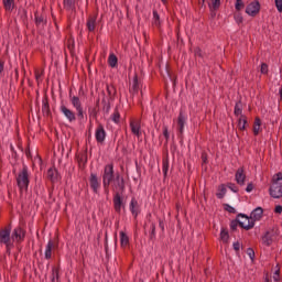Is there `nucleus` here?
Segmentation results:
<instances>
[{
  "instance_id": "nucleus-1",
  "label": "nucleus",
  "mask_w": 282,
  "mask_h": 282,
  "mask_svg": "<svg viewBox=\"0 0 282 282\" xmlns=\"http://www.w3.org/2000/svg\"><path fill=\"white\" fill-rule=\"evenodd\" d=\"M113 180H116V172L113 171V163H110L105 165L102 174V186L107 195H109V186Z\"/></svg>"
},
{
  "instance_id": "nucleus-2",
  "label": "nucleus",
  "mask_w": 282,
  "mask_h": 282,
  "mask_svg": "<svg viewBox=\"0 0 282 282\" xmlns=\"http://www.w3.org/2000/svg\"><path fill=\"white\" fill-rule=\"evenodd\" d=\"M15 182L20 191H28L30 187V170L28 169V165H23L15 177Z\"/></svg>"
},
{
  "instance_id": "nucleus-3",
  "label": "nucleus",
  "mask_w": 282,
  "mask_h": 282,
  "mask_svg": "<svg viewBox=\"0 0 282 282\" xmlns=\"http://www.w3.org/2000/svg\"><path fill=\"white\" fill-rule=\"evenodd\" d=\"M237 217H241L242 219H247L248 224H253L252 228H254V224H257V221H261L262 217H263V208L262 207H257L256 209H253L250 214V216L246 215V214H238Z\"/></svg>"
},
{
  "instance_id": "nucleus-4",
  "label": "nucleus",
  "mask_w": 282,
  "mask_h": 282,
  "mask_svg": "<svg viewBox=\"0 0 282 282\" xmlns=\"http://www.w3.org/2000/svg\"><path fill=\"white\" fill-rule=\"evenodd\" d=\"M11 232H12V229L10 227L0 229V243H3L7 250H10V247L14 246L12 243V236H10Z\"/></svg>"
},
{
  "instance_id": "nucleus-5",
  "label": "nucleus",
  "mask_w": 282,
  "mask_h": 282,
  "mask_svg": "<svg viewBox=\"0 0 282 282\" xmlns=\"http://www.w3.org/2000/svg\"><path fill=\"white\" fill-rule=\"evenodd\" d=\"M69 98L73 107L76 108L78 120H85V111L83 110V104L80 102V98L77 96L72 97V95H69Z\"/></svg>"
},
{
  "instance_id": "nucleus-6",
  "label": "nucleus",
  "mask_w": 282,
  "mask_h": 282,
  "mask_svg": "<svg viewBox=\"0 0 282 282\" xmlns=\"http://www.w3.org/2000/svg\"><path fill=\"white\" fill-rule=\"evenodd\" d=\"M246 14L249 17H257L259 12H261V3L259 0H253L251 1L247 7H246Z\"/></svg>"
},
{
  "instance_id": "nucleus-7",
  "label": "nucleus",
  "mask_w": 282,
  "mask_h": 282,
  "mask_svg": "<svg viewBox=\"0 0 282 282\" xmlns=\"http://www.w3.org/2000/svg\"><path fill=\"white\" fill-rule=\"evenodd\" d=\"M269 194L273 199H281L282 197V183H276L271 181V186L269 188Z\"/></svg>"
},
{
  "instance_id": "nucleus-8",
  "label": "nucleus",
  "mask_w": 282,
  "mask_h": 282,
  "mask_svg": "<svg viewBox=\"0 0 282 282\" xmlns=\"http://www.w3.org/2000/svg\"><path fill=\"white\" fill-rule=\"evenodd\" d=\"M112 202H113L115 212L118 213V215H120L122 213V208L123 210L126 208L124 202L122 199V194L120 192H116V194L113 195Z\"/></svg>"
},
{
  "instance_id": "nucleus-9",
  "label": "nucleus",
  "mask_w": 282,
  "mask_h": 282,
  "mask_svg": "<svg viewBox=\"0 0 282 282\" xmlns=\"http://www.w3.org/2000/svg\"><path fill=\"white\" fill-rule=\"evenodd\" d=\"M186 124V115L184 113V110H180L178 117H177V131H178V138L180 140H184V127Z\"/></svg>"
},
{
  "instance_id": "nucleus-10",
  "label": "nucleus",
  "mask_w": 282,
  "mask_h": 282,
  "mask_svg": "<svg viewBox=\"0 0 282 282\" xmlns=\"http://www.w3.org/2000/svg\"><path fill=\"white\" fill-rule=\"evenodd\" d=\"M238 226L240 228H242L243 230H252L253 224L251 223V224L246 225V224H243V221L239 220V217L236 216V219L230 221V230L232 232L237 231Z\"/></svg>"
},
{
  "instance_id": "nucleus-11",
  "label": "nucleus",
  "mask_w": 282,
  "mask_h": 282,
  "mask_svg": "<svg viewBox=\"0 0 282 282\" xmlns=\"http://www.w3.org/2000/svg\"><path fill=\"white\" fill-rule=\"evenodd\" d=\"M34 17L36 28H45L47 25V14H45V11H35Z\"/></svg>"
},
{
  "instance_id": "nucleus-12",
  "label": "nucleus",
  "mask_w": 282,
  "mask_h": 282,
  "mask_svg": "<svg viewBox=\"0 0 282 282\" xmlns=\"http://www.w3.org/2000/svg\"><path fill=\"white\" fill-rule=\"evenodd\" d=\"M88 182L93 193H95V195H98V191H100V181L98 180V174L90 173Z\"/></svg>"
},
{
  "instance_id": "nucleus-13",
  "label": "nucleus",
  "mask_w": 282,
  "mask_h": 282,
  "mask_svg": "<svg viewBox=\"0 0 282 282\" xmlns=\"http://www.w3.org/2000/svg\"><path fill=\"white\" fill-rule=\"evenodd\" d=\"M46 177L52 182V184L61 182V173H58V170L54 166L47 170Z\"/></svg>"
},
{
  "instance_id": "nucleus-14",
  "label": "nucleus",
  "mask_w": 282,
  "mask_h": 282,
  "mask_svg": "<svg viewBox=\"0 0 282 282\" xmlns=\"http://www.w3.org/2000/svg\"><path fill=\"white\" fill-rule=\"evenodd\" d=\"M274 239H276V232L274 229L265 231V234L262 236V243L263 246L270 247L274 242Z\"/></svg>"
},
{
  "instance_id": "nucleus-15",
  "label": "nucleus",
  "mask_w": 282,
  "mask_h": 282,
  "mask_svg": "<svg viewBox=\"0 0 282 282\" xmlns=\"http://www.w3.org/2000/svg\"><path fill=\"white\" fill-rule=\"evenodd\" d=\"M12 241L17 240L18 243H21L25 239V229L17 227L11 235Z\"/></svg>"
},
{
  "instance_id": "nucleus-16",
  "label": "nucleus",
  "mask_w": 282,
  "mask_h": 282,
  "mask_svg": "<svg viewBox=\"0 0 282 282\" xmlns=\"http://www.w3.org/2000/svg\"><path fill=\"white\" fill-rule=\"evenodd\" d=\"M95 138L99 144H102L105 142V138H107V132L105 131V126H102V123H99L97 126Z\"/></svg>"
},
{
  "instance_id": "nucleus-17",
  "label": "nucleus",
  "mask_w": 282,
  "mask_h": 282,
  "mask_svg": "<svg viewBox=\"0 0 282 282\" xmlns=\"http://www.w3.org/2000/svg\"><path fill=\"white\" fill-rule=\"evenodd\" d=\"M113 188H116V191H119L121 195L122 193H124V188H126L124 177L120 176V173L116 174Z\"/></svg>"
},
{
  "instance_id": "nucleus-18",
  "label": "nucleus",
  "mask_w": 282,
  "mask_h": 282,
  "mask_svg": "<svg viewBox=\"0 0 282 282\" xmlns=\"http://www.w3.org/2000/svg\"><path fill=\"white\" fill-rule=\"evenodd\" d=\"M235 180H236L237 184H239V186L246 185V170L243 167H239L236 171Z\"/></svg>"
},
{
  "instance_id": "nucleus-19",
  "label": "nucleus",
  "mask_w": 282,
  "mask_h": 282,
  "mask_svg": "<svg viewBox=\"0 0 282 282\" xmlns=\"http://www.w3.org/2000/svg\"><path fill=\"white\" fill-rule=\"evenodd\" d=\"M42 113L46 118L52 117V110L50 109V98L47 95H44V98L42 100Z\"/></svg>"
},
{
  "instance_id": "nucleus-20",
  "label": "nucleus",
  "mask_w": 282,
  "mask_h": 282,
  "mask_svg": "<svg viewBox=\"0 0 282 282\" xmlns=\"http://www.w3.org/2000/svg\"><path fill=\"white\" fill-rule=\"evenodd\" d=\"M61 111L64 113L65 118L68 122H75L76 120V112L67 108V106H61Z\"/></svg>"
},
{
  "instance_id": "nucleus-21",
  "label": "nucleus",
  "mask_w": 282,
  "mask_h": 282,
  "mask_svg": "<svg viewBox=\"0 0 282 282\" xmlns=\"http://www.w3.org/2000/svg\"><path fill=\"white\" fill-rule=\"evenodd\" d=\"M130 213L133 215L134 219H138V215H140V204L135 198H132L130 202Z\"/></svg>"
},
{
  "instance_id": "nucleus-22",
  "label": "nucleus",
  "mask_w": 282,
  "mask_h": 282,
  "mask_svg": "<svg viewBox=\"0 0 282 282\" xmlns=\"http://www.w3.org/2000/svg\"><path fill=\"white\" fill-rule=\"evenodd\" d=\"M106 90H107L109 100H111V101L116 100V96L118 94L116 86L113 84H111V85L107 84Z\"/></svg>"
},
{
  "instance_id": "nucleus-23",
  "label": "nucleus",
  "mask_w": 282,
  "mask_h": 282,
  "mask_svg": "<svg viewBox=\"0 0 282 282\" xmlns=\"http://www.w3.org/2000/svg\"><path fill=\"white\" fill-rule=\"evenodd\" d=\"M76 1L78 0H63L64 10L76 12Z\"/></svg>"
},
{
  "instance_id": "nucleus-24",
  "label": "nucleus",
  "mask_w": 282,
  "mask_h": 282,
  "mask_svg": "<svg viewBox=\"0 0 282 282\" xmlns=\"http://www.w3.org/2000/svg\"><path fill=\"white\" fill-rule=\"evenodd\" d=\"M131 96H135L140 91V82L138 80V74L132 79V87L129 89Z\"/></svg>"
},
{
  "instance_id": "nucleus-25",
  "label": "nucleus",
  "mask_w": 282,
  "mask_h": 282,
  "mask_svg": "<svg viewBox=\"0 0 282 282\" xmlns=\"http://www.w3.org/2000/svg\"><path fill=\"white\" fill-rule=\"evenodd\" d=\"M130 129L133 135H137V138H140V129H141L140 121L138 120L130 121Z\"/></svg>"
},
{
  "instance_id": "nucleus-26",
  "label": "nucleus",
  "mask_w": 282,
  "mask_h": 282,
  "mask_svg": "<svg viewBox=\"0 0 282 282\" xmlns=\"http://www.w3.org/2000/svg\"><path fill=\"white\" fill-rule=\"evenodd\" d=\"M98 17L97 15H90L87 20L86 28L88 32H94L96 30V21Z\"/></svg>"
},
{
  "instance_id": "nucleus-27",
  "label": "nucleus",
  "mask_w": 282,
  "mask_h": 282,
  "mask_svg": "<svg viewBox=\"0 0 282 282\" xmlns=\"http://www.w3.org/2000/svg\"><path fill=\"white\" fill-rule=\"evenodd\" d=\"M58 281H61V267H53L51 282H58Z\"/></svg>"
},
{
  "instance_id": "nucleus-28",
  "label": "nucleus",
  "mask_w": 282,
  "mask_h": 282,
  "mask_svg": "<svg viewBox=\"0 0 282 282\" xmlns=\"http://www.w3.org/2000/svg\"><path fill=\"white\" fill-rule=\"evenodd\" d=\"M169 155H166L165 158H163L162 160V171H163V177L164 180H166L169 177Z\"/></svg>"
},
{
  "instance_id": "nucleus-29",
  "label": "nucleus",
  "mask_w": 282,
  "mask_h": 282,
  "mask_svg": "<svg viewBox=\"0 0 282 282\" xmlns=\"http://www.w3.org/2000/svg\"><path fill=\"white\" fill-rule=\"evenodd\" d=\"M246 127H248V117H246V115H241L238 119V129L240 131H246Z\"/></svg>"
},
{
  "instance_id": "nucleus-30",
  "label": "nucleus",
  "mask_w": 282,
  "mask_h": 282,
  "mask_svg": "<svg viewBox=\"0 0 282 282\" xmlns=\"http://www.w3.org/2000/svg\"><path fill=\"white\" fill-rule=\"evenodd\" d=\"M234 115L237 117L243 116V104L241 102V100H238L236 102L235 108H234Z\"/></svg>"
},
{
  "instance_id": "nucleus-31",
  "label": "nucleus",
  "mask_w": 282,
  "mask_h": 282,
  "mask_svg": "<svg viewBox=\"0 0 282 282\" xmlns=\"http://www.w3.org/2000/svg\"><path fill=\"white\" fill-rule=\"evenodd\" d=\"M120 246L121 248L129 246V236L124 231H120Z\"/></svg>"
},
{
  "instance_id": "nucleus-32",
  "label": "nucleus",
  "mask_w": 282,
  "mask_h": 282,
  "mask_svg": "<svg viewBox=\"0 0 282 282\" xmlns=\"http://www.w3.org/2000/svg\"><path fill=\"white\" fill-rule=\"evenodd\" d=\"M6 12H12L14 10V0H2Z\"/></svg>"
},
{
  "instance_id": "nucleus-33",
  "label": "nucleus",
  "mask_w": 282,
  "mask_h": 282,
  "mask_svg": "<svg viewBox=\"0 0 282 282\" xmlns=\"http://www.w3.org/2000/svg\"><path fill=\"white\" fill-rule=\"evenodd\" d=\"M226 193H227L226 185L225 184H220L218 186V193H216V197L218 199H224V197H226Z\"/></svg>"
},
{
  "instance_id": "nucleus-34",
  "label": "nucleus",
  "mask_w": 282,
  "mask_h": 282,
  "mask_svg": "<svg viewBox=\"0 0 282 282\" xmlns=\"http://www.w3.org/2000/svg\"><path fill=\"white\" fill-rule=\"evenodd\" d=\"M229 239H230V234H228V229L221 228L220 240L223 241V243H228Z\"/></svg>"
},
{
  "instance_id": "nucleus-35",
  "label": "nucleus",
  "mask_w": 282,
  "mask_h": 282,
  "mask_svg": "<svg viewBox=\"0 0 282 282\" xmlns=\"http://www.w3.org/2000/svg\"><path fill=\"white\" fill-rule=\"evenodd\" d=\"M52 248H54V241L50 240L45 249V259H52Z\"/></svg>"
},
{
  "instance_id": "nucleus-36",
  "label": "nucleus",
  "mask_w": 282,
  "mask_h": 282,
  "mask_svg": "<svg viewBox=\"0 0 282 282\" xmlns=\"http://www.w3.org/2000/svg\"><path fill=\"white\" fill-rule=\"evenodd\" d=\"M260 130H261V118L256 117L253 122V134L259 135Z\"/></svg>"
},
{
  "instance_id": "nucleus-37",
  "label": "nucleus",
  "mask_w": 282,
  "mask_h": 282,
  "mask_svg": "<svg viewBox=\"0 0 282 282\" xmlns=\"http://www.w3.org/2000/svg\"><path fill=\"white\" fill-rule=\"evenodd\" d=\"M108 65H110V67H118V56H116V54L111 53L109 55Z\"/></svg>"
},
{
  "instance_id": "nucleus-38",
  "label": "nucleus",
  "mask_w": 282,
  "mask_h": 282,
  "mask_svg": "<svg viewBox=\"0 0 282 282\" xmlns=\"http://www.w3.org/2000/svg\"><path fill=\"white\" fill-rule=\"evenodd\" d=\"M153 25L156 28H160L161 22H160V13H158V10H153Z\"/></svg>"
},
{
  "instance_id": "nucleus-39",
  "label": "nucleus",
  "mask_w": 282,
  "mask_h": 282,
  "mask_svg": "<svg viewBox=\"0 0 282 282\" xmlns=\"http://www.w3.org/2000/svg\"><path fill=\"white\" fill-rule=\"evenodd\" d=\"M111 120L116 124H120V111H118V108L115 109V112L111 116Z\"/></svg>"
},
{
  "instance_id": "nucleus-40",
  "label": "nucleus",
  "mask_w": 282,
  "mask_h": 282,
  "mask_svg": "<svg viewBox=\"0 0 282 282\" xmlns=\"http://www.w3.org/2000/svg\"><path fill=\"white\" fill-rule=\"evenodd\" d=\"M234 19L236 21V23L238 25H241V23H243V15L241 14V12L237 11L235 14H234Z\"/></svg>"
},
{
  "instance_id": "nucleus-41",
  "label": "nucleus",
  "mask_w": 282,
  "mask_h": 282,
  "mask_svg": "<svg viewBox=\"0 0 282 282\" xmlns=\"http://www.w3.org/2000/svg\"><path fill=\"white\" fill-rule=\"evenodd\" d=\"M235 8L237 12H241L246 8V3H243V0H236Z\"/></svg>"
},
{
  "instance_id": "nucleus-42",
  "label": "nucleus",
  "mask_w": 282,
  "mask_h": 282,
  "mask_svg": "<svg viewBox=\"0 0 282 282\" xmlns=\"http://www.w3.org/2000/svg\"><path fill=\"white\" fill-rule=\"evenodd\" d=\"M163 135L165 138V144H169V140H171V134L169 133L167 126H163Z\"/></svg>"
},
{
  "instance_id": "nucleus-43",
  "label": "nucleus",
  "mask_w": 282,
  "mask_h": 282,
  "mask_svg": "<svg viewBox=\"0 0 282 282\" xmlns=\"http://www.w3.org/2000/svg\"><path fill=\"white\" fill-rule=\"evenodd\" d=\"M88 113H89L90 118H98V108H96V107L89 108Z\"/></svg>"
},
{
  "instance_id": "nucleus-44",
  "label": "nucleus",
  "mask_w": 282,
  "mask_h": 282,
  "mask_svg": "<svg viewBox=\"0 0 282 282\" xmlns=\"http://www.w3.org/2000/svg\"><path fill=\"white\" fill-rule=\"evenodd\" d=\"M220 6H221V0H212V6H209V8H213V10H219Z\"/></svg>"
},
{
  "instance_id": "nucleus-45",
  "label": "nucleus",
  "mask_w": 282,
  "mask_h": 282,
  "mask_svg": "<svg viewBox=\"0 0 282 282\" xmlns=\"http://www.w3.org/2000/svg\"><path fill=\"white\" fill-rule=\"evenodd\" d=\"M224 208H225V210H227V213H231V215H237V209H235V207H232L228 204H225Z\"/></svg>"
},
{
  "instance_id": "nucleus-46",
  "label": "nucleus",
  "mask_w": 282,
  "mask_h": 282,
  "mask_svg": "<svg viewBox=\"0 0 282 282\" xmlns=\"http://www.w3.org/2000/svg\"><path fill=\"white\" fill-rule=\"evenodd\" d=\"M227 188H229V191H232V193H239V187H237L235 183H227Z\"/></svg>"
},
{
  "instance_id": "nucleus-47",
  "label": "nucleus",
  "mask_w": 282,
  "mask_h": 282,
  "mask_svg": "<svg viewBox=\"0 0 282 282\" xmlns=\"http://www.w3.org/2000/svg\"><path fill=\"white\" fill-rule=\"evenodd\" d=\"M155 239V223L151 224V232H150V240L154 241Z\"/></svg>"
},
{
  "instance_id": "nucleus-48",
  "label": "nucleus",
  "mask_w": 282,
  "mask_h": 282,
  "mask_svg": "<svg viewBox=\"0 0 282 282\" xmlns=\"http://www.w3.org/2000/svg\"><path fill=\"white\" fill-rule=\"evenodd\" d=\"M77 162H78V164H82V162H83L84 164H87V154L78 155V156H77Z\"/></svg>"
},
{
  "instance_id": "nucleus-49",
  "label": "nucleus",
  "mask_w": 282,
  "mask_h": 282,
  "mask_svg": "<svg viewBox=\"0 0 282 282\" xmlns=\"http://www.w3.org/2000/svg\"><path fill=\"white\" fill-rule=\"evenodd\" d=\"M101 94H102V96H104L102 99H101V105H104V107H105L106 105L112 102L109 98L107 99V96H106V94H105V90H102Z\"/></svg>"
},
{
  "instance_id": "nucleus-50",
  "label": "nucleus",
  "mask_w": 282,
  "mask_h": 282,
  "mask_svg": "<svg viewBox=\"0 0 282 282\" xmlns=\"http://www.w3.org/2000/svg\"><path fill=\"white\" fill-rule=\"evenodd\" d=\"M281 180H282V172H279L275 175H273L271 182L279 183V182H281Z\"/></svg>"
},
{
  "instance_id": "nucleus-51",
  "label": "nucleus",
  "mask_w": 282,
  "mask_h": 282,
  "mask_svg": "<svg viewBox=\"0 0 282 282\" xmlns=\"http://www.w3.org/2000/svg\"><path fill=\"white\" fill-rule=\"evenodd\" d=\"M247 254H248L249 259H251V261H254V249L248 248Z\"/></svg>"
},
{
  "instance_id": "nucleus-52",
  "label": "nucleus",
  "mask_w": 282,
  "mask_h": 282,
  "mask_svg": "<svg viewBox=\"0 0 282 282\" xmlns=\"http://www.w3.org/2000/svg\"><path fill=\"white\" fill-rule=\"evenodd\" d=\"M260 72L261 74L268 75V65L265 63L261 64Z\"/></svg>"
},
{
  "instance_id": "nucleus-53",
  "label": "nucleus",
  "mask_w": 282,
  "mask_h": 282,
  "mask_svg": "<svg viewBox=\"0 0 282 282\" xmlns=\"http://www.w3.org/2000/svg\"><path fill=\"white\" fill-rule=\"evenodd\" d=\"M102 111L105 113H109V111H111V101L109 104H106V106L102 107Z\"/></svg>"
},
{
  "instance_id": "nucleus-54",
  "label": "nucleus",
  "mask_w": 282,
  "mask_h": 282,
  "mask_svg": "<svg viewBox=\"0 0 282 282\" xmlns=\"http://www.w3.org/2000/svg\"><path fill=\"white\" fill-rule=\"evenodd\" d=\"M200 158H202L203 164H208V154L206 152H203Z\"/></svg>"
},
{
  "instance_id": "nucleus-55",
  "label": "nucleus",
  "mask_w": 282,
  "mask_h": 282,
  "mask_svg": "<svg viewBox=\"0 0 282 282\" xmlns=\"http://www.w3.org/2000/svg\"><path fill=\"white\" fill-rule=\"evenodd\" d=\"M275 7L278 12H282V0H275Z\"/></svg>"
},
{
  "instance_id": "nucleus-56",
  "label": "nucleus",
  "mask_w": 282,
  "mask_h": 282,
  "mask_svg": "<svg viewBox=\"0 0 282 282\" xmlns=\"http://www.w3.org/2000/svg\"><path fill=\"white\" fill-rule=\"evenodd\" d=\"M234 250L236 251V252H239V250H240V248H241V243H239V241H236V242H234Z\"/></svg>"
},
{
  "instance_id": "nucleus-57",
  "label": "nucleus",
  "mask_w": 282,
  "mask_h": 282,
  "mask_svg": "<svg viewBox=\"0 0 282 282\" xmlns=\"http://www.w3.org/2000/svg\"><path fill=\"white\" fill-rule=\"evenodd\" d=\"M253 189H254V185L252 183H248L246 187L247 193H252Z\"/></svg>"
},
{
  "instance_id": "nucleus-58",
  "label": "nucleus",
  "mask_w": 282,
  "mask_h": 282,
  "mask_svg": "<svg viewBox=\"0 0 282 282\" xmlns=\"http://www.w3.org/2000/svg\"><path fill=\"white\" fill-rule=\"evenodd\" d=\"M274 213H275L276 215H281V213H282V206H281V205H276L275 208H274Z\"/></svg>"
},
{
  "instance_id": "nucleus-59",
  "label": "nucleus",
  "mask_w": 282,
  "mask_h": 282,
  "mask_svg": "<svg viewBox=\"0 0 282 282\" xmlns=\"http://www.w3.org/2000/svg\"><path fill=\"white\" fill-rule=\"evenodd\" d=\"M105 251H106V254L109 253V243H108V240H107V234H106V238H105Z\"/></svg>"
},
{
  "instance_id": "nucleus-60",
  "label": "nucleus",
  "mask_w": 282,
  "mask_h": 282,
  "mask_svg": "<svg viewBox=\"0 0 282 282\" xmlns=\"http://www.w3.org/2000/svg\"><path fill=\"white\" fill-rule=\"evenodd\" d=\"M159 228L164 232V220L162 218H159Z\"/></svg>"
},
{
  "instance_id": "nucleus-61",
  "label": "nucleus",
  "mask_w": 282,
  "mask_h": 282,
  "mask_svg": "<svg viewBox=\"0 0 282 282\" xmlns=\"http://www.w3.org/2000/svg\"><path fill=\"white\" fill-rule=\"evenodd\" d=\"M3 69H6V62L0 59V74H3Z\"/></svg>"
},
{
  "instance_id": "nucleus-62",
  "label": "nucleus",
  "mask_w": 282,
  "mask_h": 282,
  "mask_svg": "<svg viewBox=\"0 0 282 282\" xmlns=\"http://www.w3.org/2000/svg\"><path fill=\"white\" fill-rule=\"evenodd\" d=\"M195 56L202 57V48L197 47L194 51Z\"/></svg>"
},
{
  "instance_id": "nucleus-63",
  "label": "nucleus",
  "mask_w": 282,
  "mask_h": 282,
  "mask_svg": "<svg viewBox=\"0 0 282 282\" xmlns=\"http://www.w3.org/2000/svg\"><path fill=\"white\" fill-rule=\"evenodd\" d=\"M41 76H43V73L35 70V80L39 82V78H41Z\"/></svg>"
},
{
  "instance_id": "nucleus-64",
  "label": "nucleus",
  "mask_w": 282,
  "mask_h": 282,
  "mask_svg": "<svg viewBox=\"0 0 282 282\" xmlns=\"http://www.w3.org/2000/svg\"><path fill=\"white\" fill-rule=\"evenodd\" d=\"M264 282H271L270 276H268V274H265V276H264Z\"/></svg>"
}]
</instances>
